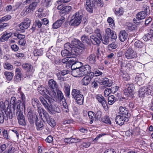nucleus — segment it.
<instances>
[{
  "instance_id": "18",
  "label": "nucleus",
  "mask_w": 153,
  "mask_h": 153,
  "mask_svg": "<svg viewBox=\"0 0 153 153\" xmlns=\"http://www.w3.org/2000/svg\"><path fill=\"white\" fill-rule=\"evenodd\" d=\"M12 35V33L10 32H4L0 38V41L4 42L7 40Z\"/></svg>"
},
{
  "instance_id": "60",
  "label": "nucleus",
  "mask_w": 153,
  "mask_h": 153,
  "mask_svg": "<svg viewBox=\"0 0 153 153\" xmlns=\"http://www.w3.org/2000/svg\"><path fill=\"white\" fill-rule=\"evenodd\" d=\"M9 24L7 23H2L0 25V31H2L5 27L8 26Z\"/></svg>"
},
{
  "instance_id": "22",
  "label": "nucleus",
  "mask_w": 153,
  "mask_h": 153,
  "mask_svg": "<svg viewBox=\"0 0 153 153\" xmlns=\"http://www.w3.org/2000/svg\"><path fill=\"white\" fill-rule=\"evenodd\" d=\"M82 64L79 62L77 61L75 62L71 65V69L72 70V71H76L77 69H79L82 65Z\"/></svg>"
},
{
  "instance_id": "62",
  "label": "nucleus",
  "mask_w": 153,
  "mask_h": 153,
  "mask_svg": "<svg viewBox=\"0 0 153 153\" xmlns=\"http://www.w3.org/2000/svg\"><path fill=\"white\" fill-rule=\"evenodd\" d=\"M11 18V16L10 15H6L2 18V21L3 22L4 21H6L10 19Z\"/></svg>"
},
{
  "instance_id": "24",
  "label": "nucleus",
  "mask_w": 153,
  "mask_h": 153,
  "mask_svg": "<svg viewBox=\"0 0 153 153\" xmlns=\"http://www.w3.org/2000/svg\"><path fill=\"white\" fill-rule=\"evenodd\" d=\"M88 115L90 120V123L92 124L95 120H97L95 116V113L92 111H89L88 112Z\"/></svg>"
},
{
  "instance_id": "33",
  "label": "nucleus",
  "mask_w": 153,
  "mask_h": 153,
  "mask_svg": "<svg viewBox=\"0 0 153 153\" xmlns=\"http://www.w3.org/2000/svg\"><path fill=\"white\" fill-rule=\"evenodd\" d=\"M4 74L8 81L11 80L12 79L14 75L13 73L9 71L4 72Z\"/></svg>"
},
{
  "instance_id": "42",
  "label": "nucleus",
  "mask_w": 153,
  "mask_h": 153,
  "mask_svg": "<svg viewBox=\"0 0 153 153\" xmlns=\"http://www.w3.org/2000/svg\"><path fill=\"white\" fill-rule=\"evenodd\" d=\"M4 68L9 70H12L13 69V66L10 63L6 62L4 63Z\"/></svg>"
},
{
  "instance_id": "10",
  "label": "nucleus",
  "mask_w": 153,
  "mask_h": 153,
  "mask_svg": "<svg viewBox=\"0 0 153 153\" xmlns=\"http://www.w3.org/2000/svg\"><path fill=\"white\" fill-rule=\"evenodd\" d=\"M124 86L126 93H128L130 95L133 94L134 88L132 83H125L124 85Z\"/></svg>"
},
{
  "instance_id": "21",
  "label": "nucleus",
  "mask_w": 153,
  "mask_h": 153,
  "mask_svg": "<svg viewBox=\"0 0 153 153\" xmlns=\"http://www.w3.org/2000/svg\"><path fill=\"white\" fill-rule=\"evenodd\" d=\"M20 96V98L22 100V101H21V104L22 107H23L24 109V110H25V104H26V97L24 94L23 92H20V94H19Z\"/></svg>"
},
{
  "instance_id": "5",
  "label": "nucleus",
  "mask_w": 153,
  "mask_h": 153,
  "mask_svg": "<svg viewBox=\"0 0 153 153\" xmlns=\"http://www.w3.org/2000/svg\"><path fill=\"white\" fill-rule=\"evenodd\" d=\"M82 16L80 15L79 12H76L71 17V19L70 21L69 25H70L77 26L79 25L82 21Z\"/></svg>"
},
{
  "instance_id": "23",
  "label": "nucleus",
  "mask_w": 153,
  "mask_h": 153,
  "mask_svg": "<svg viewBox=\"0 0 153 153\" xmlns=\"http://www.w3.org/2000/svg\"><path fill=\"white\" fill-rule=\"evenodd\" d=\"M87 61L91 64H94L96 63V57L94 54L90 55L87 58Z\"/></svg>"
},
{
  "instance_id": "58",
  "label": "nucleus",
  "mask_w": 153,
  "mask_h": 153,
  "mask_svg": "<svg viewBox=\"0 0 153 153\" xmlns=\"http://www.w3.org/2000/svg\"><path fill=\"white\" fill-rule=\"evenodd\" d=\"M43 52L41 50H39L35 51H34V55L35 56H40L42 55Z\"/></svg>"
},
{
  "instance_id": "19",
  "label": "nucleus",
  "mask_w": 153,
  "mask_h": 153,
  "mask_svg": "<svg viewBox=\"0 0 153 153\" xmlns=\"http://www.w3.org/2000/svg\"><path fill=\"white\" fill-rule=\"evenodd\" d=\"M48 83L50 88L55 92L57 89V87L56 82L53 79H51L49 81Z\"/></svg>"
},
{
  "instance_id": "29",
  "label": "nucleus",
  "mask_w": 153,
  "mask_h": 153,
  "mask_svg": "<svg viewBox=\"0 0 153 153\" xmlns=\"http://www.w3.org/2000/svg\"><path fill=\"white\" fill-rule=\"evenodd\" d=\"M46 120L48 123L52 127H54L56 125V122L53 118H50L49 115L45 120Z\"/></svg>"
},
{
  "instance_id": "56",
  "label": "nucleus",
  "mask_w": 153,
  "mask_h": 153,
  "mask_svg": "<svg viewBox=\"0 0 153 153\" xmlns=\"http://www.w3.org/2000/svg\"><path fill=\"white\" fill-rule=\"evenodd\" d=\"M71 9V7L70 6H68L64 7L63 9L62 10V13H68Z\"/></svg>"
},
{
  "instance_id": "35",
  "label": "nucleus",
  "mask_w": 153,
  "mask_h": 153,
  "mask_svg": "<svg viewBox=\"0 0 153 153\" xmlns=\"http://www.w3.org/2000/svg\"><path fill=\"white\" fill-rule=\"evenodd\" d=\"M61 54L63 57H67L68 58L72 56L71 51H69L67 49L62 50L61 52Z\"/></svg>"
},
{
  "instance_id": "28",
  "label": "nucleus",
  "mask_w": 153,
  "mask_h": 153,
  "mask_svg": "<svg viewBox=\"0 0 153 153\" xmlns=\"http://www.w3.org/2000/svg\"><path fill=\"white\" fill-rule=\"evenodd\" d=\"M70 88L69 85L67 83H65L64 85V90L66 95L69 97L70 95Z\"/></svg>"
},
{
  "instance_id": "26",
  "label": "nucleus",
  "mask_w": 153,
  "mask_h": 153,
  "mask_svg": "<svg viewBox=\"0 0 153 153\" xmlns=\"http://www.w3.org/2000/svg\"><path fill=\"white\" fill-rule=\"evenodd\" d=\"M147 15V12L145 11H142L138 13L136 16L137 19L141 20L145 18Z\"/></svg>"
},
{
  "instance_id": "3",
  "label": "nucleus",
  "mask_w": 153,
  "mask_h": 153,
  "mask_svg": "<svg viewBox=\"0 0 153 153\" xmlns=\"http://www.w3.org/2000/svg\"><path fill=\"white\" fill-rule=\"evenodd\" d=\"M39 100L48 112L50 114H53V106L52 104V103L54 101V99L48 96H47V100L48 102H47L42 96L39 97Z\"/></svg>"
},
{
  "instance_id": "34",
  "label": "nucleus",
  "mask_w": 153,
  "mask_h": 153,
  "mask_svg": "<svg viewBox=\"0 0 153 153\" xmlns=\"http://www.w3.org/2000/svg\"><path fill=\"white\" fill-rule=\"evenodd\" d=\"M91 80L88 76H85L83 77L82 80V84L84 85H87Z\"/></svg>"
},
{
  "instance_id": "30",
  "label": "nucleus",
  "mask_w": 153,
  "mask_h": 153,
  "mask_svg": "<svg viewBox=\"0 0 153 153\" xmlns=\"http://www.w3.org/2000/svg\"><path fill=\"white\" fill-rule=\"evenodd\" d=\"M77 103L79 105L83 104L84 100V97L81 94L76 97V98H74Z\"/></svg>"
},
{
  "instance_id": "16",
  "label": "nucleus",
  "mask_w": 153,
  "mask_h": 153,
  "mask_svg": "<svg viewBox=\"0 0 153 153\" xmlns=\"http://www.w3.org/2000/svg\"><path fill=\"white\" fill-rule=\"evenodd\" d=\"M128 34L125 30L120 31L119 35V39L121 42H124L127 39Z\"/></svg>"
},
{
  "instance_id": "45",
  "label": "nucleus",
  "mask_w": 153,
  "mask_h": 153,
  "mask_svg": "<svg viewBox=\"0 0 153 153\" xmlns=\"http://www.w3.org/2000/svg\"><path fill=\"white\" fill-rule=\"evenodd\" d=\"M81 39L82 42L84 43H86L88 44L90 42L88 36L85 35H82L81 37Z\"/></svg>"
},
{
  "instance_id": "4",
  "label": "nucleus",
  "mask_w": 153,
  "mask_h": 153,
  "mask_svg": "<svg viewBox=\"0 0 153 153\" xmlns=\"http://www.w3.org/2000/svg\"><path fill=\"white\" fill-rule=\"evenodd\" d=\"M91 67L87 65L80 67L79 68L77 69L76 71H72V75L75 77H79L83 76L87 74L88 72L91 71Z\"/></svg>"
},
{
  "instance_id": "59",
  "label": "nucleus",
  "mask_w": 153,
  "mask_h": 153,
  "mask_svg": "<svg viewBox=\"0 0 153 153\" xmlns=\"http://www.w3.org/2000/svg\"><path fill=\"white\" fill-rule=\"evenodd\" d=\"M152 35L150 33H147L143 37V39L145 41H147L148 40H150V38H152Z\"/></svg>"
},
{
  "instance_id": "17",
  "label": "nucleus",
  "mask_w": 153,
  "mask_h": 153,
  "mask_svg": "<svg viewBox=\"0 0 153 153\" xmlns=\"http://www.w3.org/2000/svg\"><path fill=\"white\" fill-rule=\"evenodd\" d=\"M4 112L5 113L6 116L4 115V119L6 120H7L8 119H11L13 117V114L11 109L8 108V107L6 110H5Z\"/></svg>"
},
{
  "instance_id": "13",
  "label": "nucleus",
  "mask_w": 153,
  "mask_h": 153,
  "mask_svg": "<svg viewBox=\"0 0 153 153\" xmlns=\"http://www.w3.org/2000/svg\"><path fill=\"white\" fill-rule=\"evenodd\" d=\"M72 56H79L82 53V50L80 48L76 47L74 45L73 47L70 49Z\"/></svg>"
},
{
  "instance_id": "57",
  "label": "nucleus",
  "mask_w": 153,
  "mask_h": 153,
  "mask_svg": "<svg viewBox=\"0 0 153 153\" xmlns=\"http://www.w3.org/2000/svg\"><path fill=\"white\" fill-rule=\"evenodd\" d=\"M74 42H75V44L76 45H78L79 47L84 49V45L78 39H75Z\"/></svg>"
},
{
  "instance_id": "36",
  "label": "nucleus",
  "mask_w": 153,
  "mask_h": 153,
  "mask_svg": "<svg viewBox=\"0 0 153 153\" xmlns=\"http://www.w3.org/2000/svg\"><path fill=\"white\" fill-rule=\"evenodd\" d=\"M148 91V88L146 87H141L140 89L138 94L140 97H143L145 93Z\"/></svg>"
},
{
  "instance_id": "1",
  "label": "nucleus",
  "mask_w": 153,
  "mask_h": 153,
  "mask_svg": "<svg viewBox=\"0 0 153 153\" xmlns=\"http://www.w3.org/2000/svg\"><path fill=\"white\" fill-rule=\"evenodd\" d=\"M10 103L13 105V111H15L16 109V115L19 124L22 126H25L26 125L25 118L22 111L23 107H22L20 105V101L19 100L17 101L16 98L13 97L11 98Z\"/></svg>"
},
{
  "instance_id": "38",
  "label": "nucleus",
  "mask_w": 153,
  "mask_h": 153,
  "mask_svg": "<svg viewBox=\"0 0 153 153\" xmlns=\"http://www.w3.org/2000/svg\"><path fill=\"white\" fill-rule=\"evenodd\" d=\"M32 11L30 9L29 7H26L22 11L21 13V15L22 16H25L27 14L31 13Z\"/></svg>"
},
{
  "instance_id": "44",
  "label": "nucleus",
  "mask_w": 153,
  "mask_h": 153,
  "mask_svg": "<svg viewBox=\"0 0 153 153\" xmlns=\"http://www.w3.org/2000/svg\"><path fill=\"white\" fill-rule=\"evenodd\" d=\"M109 79L105 77L103 79H102V80H100V83L102 85H105L107 84V86H110L111 85H110V84H109Z\"/></svg>"
},
{
  "instance_id": "39",
  "label": "nucleus",
  "mask_w": 153,
  "mask_h": 153,
  "mask_svg": "<svg viewBox=\"0 0 153 153\" xmlns=\"http://www.w3.org/2000/svg\"><path fill=\"white\" fill-rule=\"evenodd\" d=\"M57 97L59 101H62V102L65 101V99L64 95L61 91L58 90L57 91Z\"/></svg>"
},
{
  "instance_id": "8",
  "label": "nucleus",
  "mask_w": 153,
  "mask_h": 153,
  "mask_svg": "<svg viewBox=\"0 0 153 153\" xmlns=\"http://www.w3.org/2000/svg\"><path fill=\"white\" fill-rule=\"evenodd\" d=\"M125 56L128 59H131L137 56V53L131 47H129L125 53Z\"/></svg>"
},
{
  "instance_id": "43",
  "label": "nucleus",
  "mask_w": 153,
  "mask_h": 153,
  "mask_svg": "<svg viewBox=\"0 0 153 153\" xmlns=\"http://www.w3.org/2000/svg\"><path fill=\"white\" fill-rule=\"evenodd\" d=\"M115 97L113 95L109 96L108 98V103L109 105H112L116 101Z\"/></svg>"
},
{
  "instance_id": "2",
  "label": "nucleus",
  "mask_w": 153,
  "mask_h": 153,
  "mask_svg": "<svg viewBox=\"0 0 153 153\" xmlns=\"http://www.w3.org/2000/svg\"><path fill=\"white\" fill-rule=\"evenodd\" d=\"M103 5L102 0H87L85 7L89 13L93 12V9L97 7H102Z\"/></svg>"
},
{
  "instance_id": "31",
  "label": "nucleus",
  "mask_w": 153,
  "mask_h": 153,
  "mask_svg": "<svg viewBox=\"0 0 153 153\" xmlns=\"http://www.w3.org/2000/svg\"><path fill=\"white\" fill-rule=\"evenodd\" d=\"M27 116L29 122L31 124H33L34 123L35 118L33 115V114L32 112L29 111L28 112Z\"/></svg>"
},
{
  "instance_id": "52",
  "label": "nucleus",
  "mask_w": 153,
  "mask_h": 153,
  "mask_svg": "<svg viewBox=\"0 0 153 153\" xmlns=\"http://www.w3.org/2000/svg\"><path fill=\"white\" fill-rule=\"evenodd\" d=\"M95 116L97 120H100L102 117V112L100 110L96 112Z\"/></svg>"
},
{
  "instance_id": "7",
  "label": "nucleus",
  "mask_w": 153,
  "mask_h": 153,
  "mask_svg": "<svg viewBox=\"0 0 153 153\" xmlns=\"http://www.w3.org/2000/svg\"><path fill=\"white\" fill-rule=\"evenodd\" d=\"M30 23L31 20L30 19L28 18H26L19 25V30L21 31H24L25 29H27L29 27Z\"/></svg>"
},
{
  "instance_id": "15",
  "label": "nucleus",
  "mask_w": 153,
  "mask_h": 153,
  "mask_svg": "<svg viewBox=\"0 0 153 153\" xmlns=\"http://www.w3.org/2000/svg\"><path fill=\"white\" fill-rule=\"evenodd\" d=\"M96 98L99 102L101 104L104 108H105L107 106V104L106 101L104 97L101 95H98L96 96Z\"/></svg>"
},
{
  "instance_id": "40",
  "label": "nucleus",
  "mask_w": 153,
  "mask_h": 153,
  "mask_svg": "<svg viewBox=\"0 0 153 153\" xmlns=\"http://www.w3.org/2000/svg\"><path fill=\"white\" fill-rule=\"evenodd\" d=\"M52 0H43L41 4L46 7H48L52 4Z\"/></svg>"
},
{
  "instance_id": "47",
  "label": "nucleus",
  "mask_w": 153,
  "mask_h": 153,
  "mask_svg": "<svg viewBox=\"0 0 153 153\" xmlns=\"http://www.w3.org/2000/svg\"><path fill=\"white\" fill-rule=\"evenodd\" d=\"M144 45L143 43L139 40L136 41L134 44V46L137 48H142Z\"/></svg>"
},
{
  "instance_id": "11",
  "label": "nucleus",
  "mask_w": 153,
  "mask_h": 153,
  "mask_svg": "<svg viewBox=\"0 0 153 153\" xmlns=\"http://www.w3.org/2000/svg\"><path fill=\"white\" fill-rule=\"evenodd\" d=\"M65 20V18L63 16L56 21L52 25V28L54 29L58 28L61 26Z\"/></svg>"
},
{
  "instance_id": "9",
  "label": "nucleus",
  "mask_w": 153,
  "mask_h": 153,
  "mask_svg": "<svg viewBox=\"0 0 153 153\" xmlns=\"http://www.w3.org/2000/svg\"><path fill=\"white\" fill-rule=\"evenodd\" d=\"M128 121V118L121 115L117 116L115 118V121L117 124L122 125Z\"/></svg>"
},
{
  "instance_id": "64",
  "label": "nucleus",
  "mask_w": 153,
  "mask_h": 153,
  "mask_svg": "<svg viewBox=\"0 0 153 153\" xmlns=\"http://www.w3.org/2000/svg\"><path fill=\"white\" fill-rule=\"evenodd\" d=\"M15 151V149L14 147L12 146L10 147L8 149L6 150L8 153H14Z\"/></svg>"
},
{
  "instance_id": "27",
  "label": "nucleus",
  "mask_w": 153,
  "mask_h": 153,
  "mask_svg": "<svg viewBox=\"0 0 153 153\" xmlns=\"http://www.w3.org/2000/svg\"><path fill=\"white\" fill-rule=\"evenodd\" d=\"M43 121L36 120L35 122L36 128L37 130L40 131L42 130L44 128Z\"/></svg>"
},
{
  "instance_id": "48",
  "label": "nucleus",
  "mask_w": 153,
  "mask_h": 153,
  "mask_svg": "<svg viewBox=\"0 0 153 153\" xmlns=\"http://www.w3.org/2000/svg\"><path fill=\"white\" fill-rule=\"evenodd\" d=\"M123 8H120L117 9L115 11V14L118 16H120L123 14Z\"/></svg>"
},
{
  "instance_id": "37",
  "label": "nucleus",
  "mask_w": 153,
  "mask_h": 153,
  "mask_svg": "<svg viewBox=\"0 0 153 153\" xmlns=\"http://www.w3.org/2000/svg\"><path fill=\"white\" fill-rule=\"evenodd\" d=\"M110 37L109 36L104 35L102 37L101 36L100 39L102 41V42L104 44L107 45L109 42V39Z\"/></svg>"
},
{
  "instance_id": "14",
  "label": "nucleus",
  "mask_w": 153,
  "mask_h": 153,
  "mask_svg": "<svg viewBox=\"0 0 153 153\" xmlns=\"http://www.w3.org/2000/svg\"><path fill=\"white\" fill-rule=\"evenodd\" d=\"M119 109L120 115L128 118L130 117V114L128 113L127 109L125 107L121 106Z\"/></svg>"
},
{
  "instance_id": "41",
  "label": "nucleus",
  "mask_w": 153,
  "mask_h": 153,
  "mask_svg": "<svg viewBox=\"0 0 153 153\" xmlns=\"http://www.w3.org/2000/svg\"><path fill=\"white\" fill-rule=\"evenodd\" d=\"M32 103L33 106L35 108L36 106L37 107H39L40 103L39 100L36 98H33L32 100Z\"/></svg>"
},
{
  "instance_id": "25",
  "label": "nucleus",
  "mask_w": 153,
  "mask_h": 153,
  "mask_svg": "<svg viewBox=\"0 0 153 153\" xmlns=\"http://www.w3.org/2000/svg\"><path fill=\"white\" fill-rule=\"evenodd\" d=\"M95 35H92L90 36V40L93 44L94 45H99L100 43V40Z\"/></svg>"
},
{
  "instance_id": "53",
  "label": "nucleus",
  "mask_w": 153,
  "mask_h": 153,
  "mask_svg": "<svg viewBox=\"0 0 153 153\" xmlns=\"http://www.w3.org/2000/svg\"><path fill=\"white\" fill-rule=\"evenodd\" d=\"M114 31L113 30H111L110 28H107L105 30V36L110 37L111 35L112 34V33H113Z\"/></svg>"
},
{
  "instance_id": "54",
  "label": "nucleus",
  "mask_w": 153,
  "mask_h": 153,
  "mask_svg": "<svg viewBox=\"0 0 153 153\" xmlns=\"http://www.w3.org/2000/svg\"><path fill=\"white\" fill-rule=\"evenodd\" d=\"M109 88L111 93L114 94L118 90V87L117 86H112L111 88Z\"/></svg>"
},
{
  "instance_id": "12",
  "label": "nucleus",
  "mask_w": 153,
  "mask_h": 153,
  "mask_svg": "<svg viewBox=\"0 0 153 153\" xmlns=\"http://www.w3.org/2000/svg\"><path fill=\"white\" fill-rule=\"evenodd\" d=\"M37 110L39 116L43 120H45L49 115L48 114L43 108L38 107Z\"/></svg>"
},
{
  "instance_id": "55",
  "label": "nucleus",
  "mask_w": 153,
  "mask_h": 153,
  "mask_svg": "<svg viewBox=\"0 0 153 153\" xmlns=\"http://www.w3.org/2000/svg\"><path fill=\"white\" fill-rule=\"evenodd\" d=\"M135 81L137 84L140 85L143 82V80L142 78L138 76L135 78Z\"/></svg>"
},
{
  "instance_id": "20",
  "label": "nucleus",
  "mask_w": 153,
  "mask_h": 153,
  "mask_svg": "<svg viewBox=\"0 0 153 153\" xmlns=\"http://www.w3.org/2000/svg\"><path fill=\"white\" fill-rule=\"evenodd\" d=\"M38 92L42 95H45V97L47 99V94H49V92L47 91L46 88L42 86H40L38 88Z\"/></svg>"
},
{
  "instance_id": "61",
  "label": "nucleus",
  "mask_w": 153,
  "mask_h": 153,
  "mask_svg": "<svg viewBox=\"0 0 153 153\" xmlns=\"http://www.w3.org/2000/svg\"><path fill=\"white\" fill-rule=\"evenodd\" d=\"M14 36H16L18 39L19 40L23 39L25 38V35H22V34H18L17 33H15Z\"/></svg>"
},
{
  "instance_id": "50",
  "label": "nucleus",
  "mask_w": 153,
  "mask_h": 153,
  "mask_svg": "<svg viewBox=\"0 0 153 153\" xmlns=\"http://www.w3.org/2000/svg\"><path fill=\"white\" fill-rule=\"evenodd\" d=\"M107 21L109 23L110 27L113 28L114 27V23L113 19L111 17H108V19Z\"/></svg>"
},
{
  "instance_id": "63",
  "label": "nucleus",
  "mask_w": 153,
  "mask_h": 153,
  "mask_svg": "<svg viewBox=\"0 0 153 153\" xmlns=\"http://www.w3.org/2000/svg\"><path fill=\"white\" fill-rule=\"evenodd\" d=\"M74 45H71L69 42H67L64 45V47L67 49H71V48L73 47Z\"/></svg>"
},
{
  "instance_id": "49",
  "label": "nucleus",
  "mask_w": 153,
  "mask_h": 153,
  "mask_svg": "<svg viewBox=\"0 0 153 153\" xmlns=\"http://www.w3.org/2000/svg\"><path fill=\"white\" fill-rule=\"evenodd\" d=\"M38 4V3L37 2H34L30 4L29 7L32 11H33L35 9Z\"/></svg>"
},
{
  "instance_id": "32",
  "label": "nucleus",
  "mask_w": 153,
  "mask_h": 153,
  "mask_svg": "<svg viewBox=\"0 0 153 153\" xmlns=\"http://www.w3.org/2000/svg\"><path fill=\"white\" fill-rule=\"evenodd\" d=\"M81 94L80 91L79 90L76 89H72L71 95L73 98H76V97Z\"/></svg>"
},
{
  "instance_id": "46",
  "label": "nucleus",
  "mask_w": 153,
  "mask_h": 153,
  "mask_svg": "<svg viewBox=\"0 0 153 153\" xmlns=\"http://www.w3.org/2000/svg\"><path fill=\"white\" fill-rule=\"evenodd\" d=\"M76 56H71L69 57L68 58L69 59H68V62L70 63V65H71L72 63L74 62H77V59L76 58Z\"/></svg>"
},
{
  "instance_id": "6",
  "label": "nucleus",
  "mask_w": 153,
  "mask_h": 153,
  "mask_svg": "<svg viewBox=\"0 0 153 153\" xmlns=\"http://www.w3.org/2000/svg\"><path fill=\"white\" fill-rule=\"evenodd\" d=\"M22 67L27 72V76L28 78H30L33 76L34 69L33 66L29 63H24L22 64Z\"/></svg>"
},
{
  "instance_id": "51",
  "label": "nucleus",
  "mask_w": 153,
  "mask_h": 153,
  "mask_svg": "<svg viewBox=\"0 0 153 153\" xmlns=\"http://www.w3.org/2000/svg\"><path fill=\"white\" fill-rule=\"evenodd\" d=\"M102 121L108 124H111V122L110 120L109 117L108 116H105L102 119Z\"/></svg>"
}]
</instances>
